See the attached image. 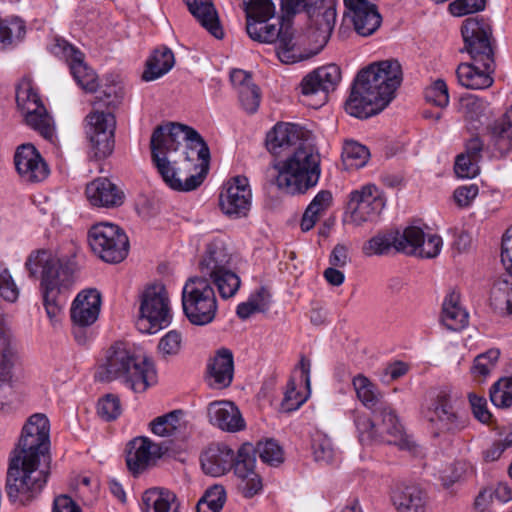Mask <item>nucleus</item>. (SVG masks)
<instances>
[{"instance_id": "nucleus-1", "label": "nucleus", "mask_w": 512, "mask_h": 512, "mask_svg": "<svg viewBox=\"0 0 512 512\" xmlns=\"http://www.w3.org/2000/svg\"><path fill=\"white\" fill-rule=\"evenodd\" d=\"M151 159L167 186L192 191L204 181L210 165V150L192 127L179 123L157 126L150 140Z\"/></svg>"}, {"instance_id": "nucleus-2", "label": "nucleus", "mask_w": 512, "mask_h": 512, "mask_svg": "<svg viewBox=\"0 0 512 512\" xmlns=\"http://www.w3.org/2000/svg\"><path fill=\"white\" fill-rule=\"evenodd\" d=\"M50 423L45 414L31 415L11 451L6 475L9 501L26 506L37 499L51 474Z\"/></svg>"}, {"instance_id": "nucleus-3", "label": "nucleus", "mask_w": 512, "mask_h": 512, "mask_svg": "<svg viewBox=\"0 0 512 512\" xmlns=\"http://www.w3.org/2000/svg\"><path fill=\"white\" fill-rule=\"evenodd\" d=\"M402 68L397 60L375 62L362 69L355 78L345 110L365 119L383 111L402 82Z\"/></svg>"}, {"instance_id": "nucleus-4", "label": "nucleus", "mask_w": 512, "mask_h": 512, "mask_svg": "<svg viewBox=\"0 0 512 512\" xmlns=\"http://www.w3.org/2000/svg\"><path fill=\"white\" fill-rule=\"evenodd\" d=\"M25 266L34 277L41 267L43 305L51 322L57 321L66 303L67 294L74 284L75 263L69 258L53 256L41 249L30 253Z\"/></svg>"}, {"instance_id": "nucleus-5", "label": "nucleus", "mask_w": 512, "mask_h": 512, "mask_svg": "<svg viewBox=\"0 0 512 512\" xmlns=\"http://www.w3.org/2000/svg\"><path fill=\"white\" fill-rule=\"evenodd\" d=\"M255 451L250 443H244L237 456L226 444H213L201 456V466L205 474L219 477L232 468L240 480L239 489L244 497L251 498L262 490V480L255 471Z\"/></svg>"}, {"instance_id": "nucleus-6", "label": "nucleus", "mask_w": 512, "mask_h": 512, "mask_svg": "<svg viewBox=\"0 0 512 512\" xmlns=\"http://www.w3.org/2000/svg\"><path fill=\"white\" fill-rule=\"evenodd\" d=\"M96 377L100 381L120 380L136 393L146 391L157 381L155 366L150 358L136 354L126 344L117 342L106 354Z\"/></svg>"}, {"instance_id": "nucleus-7", "label": "nucleus", "mask_w": 512, "mask_h": 512, "mask_svg": "<svg viewBox=\"0 0 512 512\" xmlns=\"http://www.w3.org/2000/svg\"><path fill=\"white\" fill-rule=\"evenodd\" d=\"M274 184L286 194H304L315 187L321 176V157L310 144L300 143L283 161L274 165Z\"/></svg>"}, {"instance_id": "nucleus-8", "label": "nucleus", "mask_w": 512, "mask_h": 512, "mask_svg": "<svg viewBox=\"0 0 512 512\" xmlns=\"http://www.w3.org/2000/svg\"><path fill=\"white\" fill-rule=\"evenodd\" d=\"M282 16L271 20H248L246 31L248 36L259 43L275 44L277 57L282 63H296L302 59L298 39L295 36L290 18L281 8Z\"/></svg>"}, {"instance_id": "nucleus-9", "label": "nucleus", "mask_w": 512, "mask_h": 512, "mask_svg": "<svg viewBox=\"0 0 512 512\" xmlns=\"http://www.w3.org/2000/svg\"><path fill=\"white\" fill-rule=\"evenodd\" d=\"M371 411L372 418L360 415L355 420L359 440L362 444L378 442L394 444L401 449H410V441L389 403L384 402Z\"/></svg>"}, {"instance_id": "nucleus-10", "label": "nucleus", "mask_w": 512, "mask_h": 512, "mask_svg": "<svg viewBox=\"0 0 512 512\" xmlns=\"http://www.w3.org/2000/svg\"><path fill=\"white\" fill-rule=\"evenodd\" d=\"M183 312L193 325L210 324L216 316L218 306L214 288L205 277H190L182 289Z\"/></svg>"}, {"instance_id": "nucleus-11", "label": "nucleus", "mask_w": 512, "mask_h": 512, "mask_svg": "<svg viewBox=\"0 0 512 512\" xmlns=\"http://www.w3.org/2000/svg\"><path fill=\"white\" fill-rule=\"evenodd\" d=\"M423 417L433 438L449 440L466 427V421L456 411L450 395L440 391L423 409Z\"/></svg>"}, {"instance_id": "nucleus-12", "label": "nucleus", "mask_w": 512, "mask_h": 512, "mask_svg": "<svg viewBox=\"0 0 512 512\" xmlns=\"http://www.w3.org/2000/svg\"><path fill=\"white\" fill-rule=\"evenodd\" d=\"M171 309L168 293L162 284L147 287L141 296L140 316L136 322L138 330L154 334L171 322Z\"/></svg>"}, {"instance_id": "nucleus-13", "label": "nucleus", "mask_w": 512, "mask_h": 512, "mask_svg": "<svg viewBox=\"0 0 512 512\" xmlns=\"http://www.w3.org/2000/svg\"><path fill=\"white\" fill-rule=\"evenodd\" d=\"M16 102L26 124L52 144L56 142L55 128L30 79H22L16 89Z\"/></svg>"}, {"instance_id": "nucleus-14", "label": "nucleus", "mask_w": 512, "mask_h": 512, "mask_svg": "<svg viewBox=\"0 0 512 512\" xmlns=\"http://www.w3.org/2000/svg\"><path fill=\"white\" fill-rule=\"evenodd\" d=\"M88 243L95 255L107 263L122 262L129 252V240L117 225L101 222L88 231Z\"/></svg>"}, {"instance_id": "nucleus-15", "label": "nucleus", "mask_w": 512, "mask_h": 512, "mask_svg": "<svg viewBox=\"0 0 512 512\" xmlns=\"http://www.w3.org/2000/svg\"><path fill=\"white\" fill-rule=\"evenodd\" d=\"M341 80V71L336 64L319 67L306 75L300 84L302 102L314 109L323 106L330 92Z\"/></svg>"}, {"instance_id": "nucleus-16", "label": "nucleus", "mask_w": 512, "mask_h": 512, "mask_svg": "<svg viewBox=\"0 0 512 512\" xmlns=\"http://www.w3.org/2000/svg\"><path fill=\"white\" fill-rule=\"evenodd\" d=\"M461 33L464 49L470 55L471 61L488 67L495 64L490 42L492 30L486 20L479 17L467 18L461 27Z\"/></svg>"}, {"instance_id": "nucleus-17", "label": "nucleus", "mask_w": 512, "mask_h": 512, "mask_svg": "<svg viewBox=\"0 0 512 512\" xmlns=\"http://www.w3.org/2000/svg\"><path fill=\"white\" fill-rule=\"evenodd\" d=\"M85 134L95 158H106L114 149L116 119L112 112L93 110L85 117Z\"/></svg>"}, {"instance_id": "nucleus-18", "label": "nucleus", "mask_w": 512, "mask_h": 512, "mask_svg": "<svg viewBox=\"0 0 512 512\" xmlns=\"http://www.w3.org/2000/svg\"><path fill=\"white\" fill-rule=\"evenodd\" d=\"M384 200L375 185L368 184L350 193L346 214L356 226L372 222L384 208Z\"/></svg>"}, {"instance_id": "nucleus-19", "label": "nucleus", "mask_w": 512, "mask_h": 512, "mask_svg": "<svg viewBox=\"0 0 512 512\" xmlns=\"http://www.w3.org/2000/svg\"><path fill=\"white\" fill-rule=\"evenodd\" d=\"M252 192L244 176L229 180L220 193L219 205L222 212L232 219L246 217L251 208Z\"/></svg>"}, {"instance_id": "nucleus-20", "label": "nucleus", "mask_w": 512, "mask_h": 512, "mask_svg": "<svg viewBox=\"0 0 512 512\" xmlns=\"http://www.w3.org/2000/svg\"><path fill=\"white\" fill-rule=\"evenodd\" d=\"M501 262L507 271V276L494 283L490 301L496 310L512 314V226L502 237Z\"/></svg>"}, {"instance_id": "nucleus-21", "label": "nucleus", "mask_w": 512, "mask_h": 512, "mask_svg": "<svg viewBox=\"0 0 512 512\" xmlns=\"http://www.w3.org/2000/svg\"><path fill=\"white\" fill-rule=\"evenodd\" d=\"M52 52L66 60L74 80L83 90L90 93L97 90L96 73L84 62V55L81 51L64 39H56Z\"/></svg>"}, {"instance_id": "nucleus-22", "label": "nucleus", "mask_w": 512, "mask_h": 512, "mask_svg": "<svg viewBox=\"0 0 512 512\" xmlns=\"http://www.w3.org/2000/svg\"><path fill=\"white\" fill-rule=\"evenodd\" d=\"M14 164L22 181L39 183L49 175V167L39 151L30 143L20 145L14 154Z\"/></svg>"}, {"instance_id": "nucleus-23", "label": "nucleus", "mask_w": 512, "mask_h": 512, "mask_svg": "<svg viewBox=\"0 0 512 512\" xmlns=\"http://www.w3.org/2000/svg\"><path fill=\"white\" fill-rule=\"evenodd\" d=\"M419 231L416 229H404L402 232L399 230H390L383 233H378L369 239L363 245L362 251L366 256L385 255L393 248L397 252L405 254V251L412 245H407V238H416Z\"/></svg>"}, {"instance_id": "nucleus-24", "label": "nucleus", "mask_w": 512, "mask_h": 512, "mask_svg": "<svg viewBox=\"0 0 512 512\" xmlns=\"http://www.w3.org/2000/svg\"><path fill=\"white\" fill-rule=\"evenodd\" d=\"M161 455L158 444L147 437H136L128 443L126 464L129 471L137 476L153 465Z\"/></svg>"}, {"instance_id": "nucleus-25", "label": "nucleus", "mask_w": 512, "mask_h": 512, "mask_svg": "<svg viewBox=\"0 0 512 512\" xmlns=\"http://www.w3.org/2000/svg\"><path fill=\"white\" fill-rule=\"evenodd\" d=\"M306 131L292 123H277L266 136V147L273 155L292 152L300 143H306Z\"/></svg>"}, {"instance_id": "nucleus-26", "label": "nucleus", "mask_w": 512, "mask_h": 512, "mask_svg": "<svg viewBox=\"0 0 512 512\" xmlns=\"http://www.w3.org/2000/svg\"><path fill=\"white\" fill-rule=\"evenodd\" d=\"M22 376L20 344L11 329L2 322V384L12 385Z\"/></svg>"}, {"instance_id": "nucleus-27", "label": "nucleus", "mask_w": 512, "mask_h": 512, "mask_svg": "<svg viewBox=\"0 0 512 512\" xmlns=\"http://www.w3.org/2000/svg\"><path fill=\"white\" fill-rule=\"evenodd\" d=\"M344 4L359 35L370 36L379 28L382 17L376 5L368 0H344Z\"/></svg>"}, {"instance_id": "nucleus-28", "label": "nucleus", "mask_w": 512, "mask_h": 512, "mask_svg": "<svg viewBox=\"0 0 512 512\" xmlns=\"http://www.w3.org/2000/svg\"><path fill=\"white\" fill-rule=\"evenodd\" d=\"M101 307V294L96 289L81 291L74 299L70 316L74 326L86 328L98 319Z\"/></svg>"}, {"instance_id": "nucleus-29", "label": "nucleus", "mask_w": 512, "mask_h": 512, "mask_svg": "<svg viewBox=\"0 0 512 512\" xmlns=\"http://www.w3.org/2000/svg\"><path fill=\"white\" fill-rule=\"evenodd\" d=\"M207 414L209 422L223 431L234 433L243 430L246 426L240 410L230 401L210 403Z\"/></svg>"}, {"instance_id": "nucleus-30", "label": "nucleus", "mask_w": 512, "mask_h": 512, "mask_svg": "<svg viewBox=\"0 0 512 512\" xmlns=\"http://www.w3.org/2000/svg\"><path fill=\"white\" fill-rule=\"evenodd\" d=\"M86 195L92 205L117 207L123 203V192L109 179L98 178L86 187Z\"/></svg>"}, {"instance_id": "nucleus-31", "label": "nucleus", "mask_w": 512, "mask_h": 512, "mask_svg": "<svg viewBox=\"0 0 512 512\" xmlns=\"http://www.w3.org/2000/svg\"><path fill=\"white\" fill-rule=\"evenodd\" d=\"M209 385L215 388L228 387L233 380L234 360L229 349L222 348L210 360L208 366Z\"/></svg>"}, {"instance_id": "nucleus-32", "label": "nucleus", "mask_w": 512, "mask_h": 512, "mask_svg": "<svg viewBox=\"0 0 512 512\" xmlns=\"http://www.w3.org/2000/svg\"><path fill=\"white\" fill-rule=\"evenodd\" d=\"M495 64L481 65L475 61L471 63H462L456 70L459 83L468 89H485L492 85Z\"/></svg>"}, {"instance_id": "nucleus-33", "label": "nucleus", "mask_w": 512, "mask_h": 512, "mask_svg": "<svg viewBox=\"0 0 512 512\" xmlns=\"http://www.w3.org/2000/svg\"><path fill=\"white\" fill-rule=\"evenodd\" d=\"M302 380L305 382L307 389L306 394H302L296 390V383L294 379H290L287 383L284 398L281 402V408L285 412H292L297 410L308 398L310 394V372L311 361L305 356H302L299 362Z\"/></svg>"}, {"instance_id": "nucleus-34", "label": "nucleus", "mask_w": 512, "mask_h": 512, "mask_svg": "<svg viewBox=\"0 0 512 512\" xmlns=\"http://www.w3.org/2000/svg\"><path fill=\"white\" fill-rule=\"evenodd\" d=\"M231 256L222 242H212L207 245L199 268L201 277H209L229 268Z\"/></svg>"}, {"instance_id": "nucleus-35", "label": "nucleus", "mask_w": 512, "mask_h": 512, "mask_svg": "<svg viewBox=\"0 0 512 512\" xmlns=\"http://www.w3.org/2000/svg\"><path fill=\"white\" fill-rule=\"evenodd\" d=\"M186 4L191 14L204 28H206L215 38H223L224 32L211 0H186Z\"/></svg>"}, {"instance_id": "nucleus-36", "label": "nucleus", "mask_w": 512, "mask_h": 512, "mask_svg": "<svg viewBox=\"0 0 512 512\" xmlns=\"http://www.w3.org/2000/svg\"><path fill=\"white\" fill-rule=\"evenodd\" d=\"M406 229H416L419 231V235L415 239L407 240V245H412L413 247H409L405 251L407 255H417L421 258H434L436 257L442 248V238L435 234L426 235L420 227L417 226H408Z\"/></svg>"}, {"instance_id": "nucleus-37", "label": "nucleus", "mask_w": 512, "mask_h": 512, "mask_svg": "<svg viewBox=\"0 0 512 512\" xmlns=\"http://www.w3.org/2000/svg\"><path fill=\"white\" fill-rule=\"evenodd\" d=\"M459 295L456 292L449 293L443 302L442 322L452 331H459L468 324V313L459 304Z\"/></svg>"}, {"instance_id": "nucleus-38", "label": "nucleus", "mask_w": 512, "mask_h": 512, "mask_svg": "<svg viewBox=\"0 0 512 512\" xmlns=\"http://www.w3.org/2000/svg\"><path fill=\"white\" fill-rule=\"evenodd\" d=\"M174 63V54L171 49L167 47L156 49L146 62L142 79L144 81L156 80L168 73Z\"/></svg>"}, {"instance_id": "nucleus-39", "label": "nucleus", "mask_w": 512, "mask_h": 512, "mask_svg": "<svg viewBox=\"0 0 512 512\" xmlns=\"http://www.w3.org/2000/svg\"><path fill=\"white\" fill-rule=\"evenodd\" d=\"M392 500L397 512H425L423 492L416 486L395 492Z\"/></svg>"}, {"instance_id": "nucleus-40", "label": "nucleus", "mask_w": 512, "mask_h": 512, "mask_svg": "<svg viewBox=\"0 0 512 512\" xmlns=\"http://www.w3.org/2000/svg\"><path fill=\"white\" fill-rule=\"evenodd\" d=\"M352 384L358 399L366 408L373 410L385 402L376 385L363 374L355 376Z\"/></svg>"}, {"instance_id": "nucleus-41", "label": "nucleus", "mask_w": 512, "mask_h": 512, "mask_svg": "<svg viewBox=\"0 0 512 512\" xmlns=\"http://www.w3.org/2000/svg\"><path fill=\"white\" fill-rule=\"evenodd\" d=\"M331 202L332 194L329 191L322 190L318 192L302 216L300 224L302 231L307 232L311 230L318 221L320 215L328 209Z\"/></svg>"}, {"instance_id": "nucleus-42", "label": "nucleus", "mask_w": 512, "mask_h": 512, "mask_svg": "<svg viewBox=\"0 0 512 512\" xmlns=\"http://www.w3.org/2000/svg\"><path fill=\"white\" fill-rule=\"evenodd\" d=\"M175 500V495L168 491L158 488L146 490L142 495V512H169L171 504Z\"/></svg>"}, {"instance_id": "nucleus-43", "label": "nucleus", "mask_w": 512, "mask_h": 512, "mask_svg": "<svg viewBox=\"0 0 512 512\" xmlns=\"http://www.w3.org/2000/svg\"><path fill=\"white\" fill-rule=\"evenodd\" d=\"M26 34V25L20 17L2 20V50L12 49L21 43Z\"/></svg>"}, {"instance_id": "nucleus-44", "label": "nucleus", "mask_w": 512, "mask_h": 512, "mask_svg": "<svg viewBox=\"0 0 512 512\" xmlns=\"http://www.w3.org/2000/svg\"><path fill=\"white\" fill-rule=\"evenodd\" d=\"M494 146L501 155L512 150V107L506 113L504 119L495 123L492 128Z\"/></svg>"}, {"instance_id": "nucleus-45", "label": "nucleus", "mask_w": 512, "mask_h": 512, "mask_svg": "<svg viewBox=\"0 0 512 512\" xmlns=\"http://www.w3.org/2000/svg\"><path fill=\"white\" fill-rule=\"evenodd\" d=\"M213 283L224 300L234 297L241 286L240 277L230 268L207 277Z\"/></svg>"}, {"instance_id": "nucleus-46", "label": "nucleus", "mask_w": 512, "mask_h": 512, "mask_svg": "<svg viewBox=\"0 0 512 512\" xmlns=\"http://www.w3.org/2000/svg\"><path fill=\"white\" fill-rule=\"evenodd\" d=\"M500 357L498 349H489L475 357L470 372L479 382L484 381L497 367Z\"/></svg>"}, {"instance_id": "nucleus-47", "label": "nucleus", "mask_w": 512, "mask_h": 512, "mask_svg": "<svg viewBox=\"0 0 512 512\" xmlns=\"http://www.w3.org/2000/svg\"><path fill=\"white\" fill-rule=\"evenodd\" d=\"M182 410H174L155 418L150 426L155 435L166 437L175 435L182 427Z\"/></svg>"}, {"instance_id": "nucleus-48", "label": "nucleus", "mask_w": 512, "mask_h": 512, "mask_svg": "<svg viewBox=\"0 0 512 512\" xmlns=\"http://www.w3.org/2000/svg\"><path fill=\"white\" fill-rule=\"evenodd\" d=\"M368 148L356 141H347L343 146L342 158L349 168H362L369 160Z\"/></svg>"}, {"instance_id": "nucleus-49", "label": "nucleus", "mask_w": 512, "mask_h": 512, "mask_svg": "<svg viewBox=\"0 0 512 512\" xmlns=\"http://www.w3.org/2000/svg\"><path fill=\"white\" fill-rule=\"evenodd\" d=\"M226 501V492L220 485L208 489L198 501L197 512H220Z\"/></svg>"}, {"instance_id": "nucleus-50", "label": "nucleus", "mask_w": 512, "mask_h": 512, "mask_svg": "<svg viewBox=\"0 0 512 512\" xmlns=\"http://www.w3.org/2000/svg\"><path fill=\"white\" fill-rule=\"evenodd\" d=\"M312 451L316 462L330 464L336 457V451L331 439L320 432H317L312 438Z\"/></svg>"}, {"instance_id": "nucleus-51", "label": "nucleus", "mask_w": 512, "mask_h": 512, "mask_svg": "<svg viewBox=\"0 0 512 512\" xmlns=\"http://www.w3.org/2000/svg\"><path fill=\"white\" fill-rule=\"evenodd\" d=\"M490 400L498 408L512 405V378H501L490 388Z\"/></svg>"}, {"instance_id": "nucleus-52", "label": "nucleus", "mask_w": 512, "mask_h": 512, "mask_svg": "<svg viewBox=\"0 0 512 512\" xmlns=\"http://www.w3.org/2000/svg\"><path fill=\"white\" fill-rule=\"evenodd\" d=\"M246 18L248 20H272L275 6L271 0H244Z\"/></svg>"}, {"instance_id": "nucleus-53", "label": "nucleus", "mask_w": 512, "mask_h": 512, "mask_svg": "<svg viewBox=\"0 0 512 512\" xmlns=\"http://www.w3.org/2000/svg\"><path fill=\"white\" fill-rule=\"evenodd\" d=\"M255 454L258 453L262 462L270 466H278L284 461L283 450L281 446L274 440H266L259 442L254 447Z\"/></svg>"}, {"instance_id": "nucleus-54", "label": "nucleus", "mask_w": 512, "mask_h": 512, "mask_svg": "<svg viewBox=\"0 0 512 512\" xmlns=\"http://www.w3.org/2000/svg\"><path fill=\"white\" fill-rule=\"evenodd\" d=\"M424 96L427 102L441 108L446 107L449 103L448 87L442 79H437L427 87Z\"/></svg>"}, {"instance_id": "nucleus-55", "label": "nucleus", "mask_w": 512, "mask_h": 512, "mask_svg": "<svg viewBox=\"0 0 512 512\" xmlns=\"http://www.w3.org/2000/svg\"><path fill=\"white\" fill-rule=\"evenodd\" d=\"M98 415L105 421H113L121 414L120 400L116 395L107 394L99 400Z\"/></svg>"}, {"instance_id": "nucleus-56", "label": "nucleus", "mask_w": 512, "mask_h": 512, "mask_svg": "<svg viewBox=\"0 0 512 512\" xmlns=\"http://www.w3.org/2000/svg\"><path fill=\"white\" fill-rule=\"evenodd\" d=\"M239 101L248 113H255L260 104V90L256 84L243 86L239 91Z\"/></svg>"}, {"instance_id": "nucleus-57", "label": "nucleus", "mask_w": 512, "mask_h": 512, "mask_svg": "<svg viewBox=\"0 0 512 512\" xmlns=\"http://www.w3.org/2000/svg\"><path fill=\"white\" fill-rule=\"evenodd\" d=\"M182 346V335L176 330L167 332L159 341V352L164 356L177 355Z\"/></svg>"}, {"instance_id": "nucleus-58", "label": "nucleus", "mask_w": 512, "mask_h": 512, "mask_svg": "<svg viewBox=\"0 0 512 512\" xmlns=\"http://www.w3.org/2000/svg\"><path fill=\"white\" fill-rule=\"evenodd\" d=\"M454 171L460 178H474L480 171L479 161L467 155L460 154L456 158Z\"/></svg>"}, {"instance_id": "nucleus-59", "label": "nucleus", "mask_w": 512, "mask_h": 512, "mask_svg": "<svg viewBox=\"0 0 512 512\" xmlns=\"http://www.w3.org/2000/svg\"><path fill=\"white\" fill-rule=\"evenodd\" d=\"M485 8V0H455L449 4V11L454 16H463L481 11Z\"/></svg>"}, {"instance_id": "nucleus-60", "label": "nucleus", "mask_w": 512, "mask_h": 512, "mask_svg": "<svg viewBox=\"0 0 512 512\" xmlns=\"http://www.w3.org/2000/svg\"><path fill=\"white\" fill-rule=\"evenodd\" d=\"M469 402L476 419L482 423H488L492 415L487 409V401L484 397L476 394H469Z\"/></svg>"}, {"instance_id": "nucleus-61", "label": "nucleus", "mask_w": 512, "mask_h": 512, "mask_svg": "<svg viewBox=\"0 0 512 512\" xmlns=\"http://www.w3.org/2000/svg\"><path fill=\"white\" fill-rule=\"evenodd\" d=\"M336 22V11L334 8H326L321 14L319 20H317L318 31L324 41H327L328 37L333 31Z\"/></svg>"}, {"instance_id": "nucleus-62", "label": "nucleus", "mask_w": 512, "mask_h": 512, "mask_svg": "<svg viewBox=\"0 0 512 512\" xmlns=\"http://www.w3.org/2000/svg\"><path fill=\"white\" fill-rule=\"evenodd\" d=\"M19 288L7 269L2 270V299L14 303L19 297Z\"/></svg>"}, {"instance_id": "nucleus-63", "label": "nucleus", "mask_w": 512, "mask_h": 512, "mask_svg": "<svg viewBox=\"0 0 512 512\" xmlns=\"http://www.w3.org/2000/svg\"><path fill=\"white\" fill-rule=\"evenodd\" d=\"M478 192L477 185L460 186L454 191L453 197L459 207H467L478 195Z\"/></svg>"}, {"instance_id": "nucleus-64", "label": "nucleus", "mask_w": 512, "mask_h": 512, "mask_svg": "<svg viewBox=\"0 0 512 512\" xmlns=\"http://www.w3.org/2000/svg\"><path fill=\"white\" fill-rule=\"evenodd\" d=\"M52 512H82L81 507L67 494L54 497Z\"/></svg>"}]
</instances>
